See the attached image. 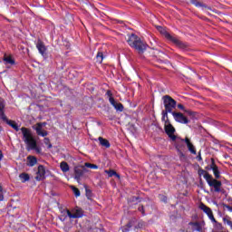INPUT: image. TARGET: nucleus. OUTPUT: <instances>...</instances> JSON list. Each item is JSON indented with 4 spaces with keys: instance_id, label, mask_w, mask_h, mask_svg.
<instances>
[{
    "instance_id": "25",
    "label": "nucleus",
    "mask_w": 232,
    "mask_h": 232,
    "mask_svg": "<svg viewBox=\"0 0 232 232\" xmlns=\"http://www.w3.org/2000/svg\"><path fill=\"white\" fill-rule=\"evenodd\" d=\"M0 117L2 121H6V115L5 114V102H0Z\"/></svg>"
},
{
    "instance_id": "2",
    "label": "nucleus",
    "mask_w": 232,
    "mask_h": 232,
    "mask_svg": "<svg viewBox=\"0 0 232 232\" xmlns=\"http://www.w3.org/2000/svg\"><path fill=\"white\" fill-rule=\"evenodd\" d=\"M20 130L22 131L23 140L28 146L29 150H34L37 153H41V149L37 147V140L34 138L32 130L26 127H22Z\"/></svg>"
},
{
    "instance_id": "31",
    "label": "nucleus",
    "mask_w": 232,
    "mask_h": 232,
    "mask_svg": "<svg viewBox=\"0 0 232 232\" xmlns=\"http://www.w3.org/2000/svg\"><path fill=\"white\" fill-rule=\"evenodd\" d=\"M83 167L85 169L89 168L90 169H99V166H97L96 164H92L90 162H85Z\"/></svg>"
},
{
    "instance_id": "33",
    "label": "nucleus",
    "mask_w": 232,
    "mask_h": 232,
    "mask_svg": "<svg viewBox=\"0 0 232 232\" xmlns=\"http://www.w3.org/2000/svg\"><path fill=\"white\" fill-rule=\"evenodd\" d=\"M71 189L72 190V193H74V196L77 197H81V190H79L76 187L72 186Z\"/></svg>"
},
{
    "instance_id": "29",
    "label": "nucleus",
    "mask_w": 232,
    "mask_h": 232,
    "mask_svg": "<svg viewBox=\"0 0 232 232\" xmlns=\"http://www.w3.org/2000/svg\"><path fill=\"white\" fill-rule=\"evenodd\" d=\"M104 60V54L102 52H98L96 55V63L99 64H102V61Z\"/></svg>"
},
{
    "instance_id": "12",
    "label": "nucleus",
    "mask_w": 232,
    "mask_h": 232,
    "mask_svg": "<svg viewBox=\"0 0 232 232\" xmlns=\"http://www.w3.org/2000/svg\"><path fill=\"white\" fill-rule=\"evenodd\" d=\"M46 179V169L43 165L38 166L35 179L38 181L44 180Z\"/></svg>"
},
{
    "instance_id": "40",
    "label": "nucleus",
    "mask_w": 232,
    "mask_h": 232,
    "mask_svg": "<svg viewBox=\"0 0 232 232\" xmlns=\"http://www.w3.org/2000/svg\"><path fill=\"white\" fill-rule=\"evenodd\" d=\"M209 175L208 173V171H206L205 169H200L199 170H198V176L199 177H202V175L204 176V175Z\"/></svg>"
},
{
    "instance_id": "24",
    "label": "nucleus",
    "mask_w": 232,
    "mask_h": 232,
    "mask_svg": "<svg viewBox=\"0 0 232 232\" xmlns=\"http://www.w3.org/2000/svg\"><path fill=\"white\" fill-rule=\"evenodd\" d=\"M60 168H61L63 173H68V171H70V165H68V163L66 161H62L60 163Z\"/></svg>"
},
{
    "instance_id": "4",
    "label": "nucleus",
    "mask_w": 232,
    "mask_h": 232,
    "mask_svg": "<svg viewBox=\"0 0 232 232\" xmlns=\"http://www.w3.org/2000/svg\"><path fill=\"white\" fill-rule=\"evenodd\" d=\"M204 179L208 182L209 188H214V191L216 193H220L222 188V181L213 179L211 174L204 175Z\"/></svg>"
},
{
    "instance_id": "18",
    "label": "nucleus",
    "mask_w": 232,
    "mask_h": 232,
    "mask_svg": "<svg viewBox=\"0 0 232 232\" xmlns=\"http://www.w3.org/2000/svg\"><path fill=\"white\" fill-rule=\"evenodd\" d=\"M188 226H192V230L193 231H198V232H201L202 231V225H200L199 222L196 221V222H189Z\"/></svg>"
},
{
    "instance_id": "45",
    "label": "nucleus",
    "mask_w": 232,
    "mask_h": 232,
    "mask_svg": "<svg viewBox=\"0 0 232 232\" xmlns=\"http://www.w3.org/2000/svg\"><path fill=\"white\" fill-rule=\"evenodd\" d=\"M224 208H226L230 213H232V207L229 205H224Z\"/></svg>"
},
{
    "instance_id": "16",
    "label": "nucleus",
    "mask_w": 232,
    "mask_h": 232,
    "mask_svg": "<svg viewBox=\"0 0 232 232\" xmlns=\"http://www.w3.org/2000/svg\"><path fill=\"white\" fill-rule=\"evenodd\" d=\"M3 61L5 64H10V66H14L15 64V60L12 55H7V54L4 55Z\"/></svg>"
},
{
    "instance_id": "47",
    "label": "nucleus",
    "mask_w": 232,
    "mask_h": 232,
    "mask_svg": "<svg viewBox=\"0 0 232 232\" xmlns=\"http://www.w3.org/2000/svg\"><path fill=\"white\" fill-rule=\"evenodd\" d=\"M198 160H202V156L199 154L198 157H197Z\"/></svg>"
},
{
    "instance_id": "27",
    "label": "nucleus",
    "mask_w": 232,
    "mask_h": 232,
    "mask_svg": "<svg viewBox=\"0 0 232 232\" xmlns=\"http://www.w3.org/2000/svg\"><path fill=\"white\" fill-rule=\"evenodd\" d=\"M85 189V196L88 198V200H92V198L93 197V193L92 192V189L88 188V185H84Z\"/></svg>"
},
{
    "instance_id": "44",
    "label": "nucleus",
    "mask_w": 232,
    "mask_h": 232,
    "mask_svg": "<svg viewBox=\"0 0 232 232\" xmlns=\"http://www.w3.org/2000/svg\"><path fill=\"white\" fill-rule=\"evenodd\" d=\"M106 95L109 97V99H113V93H111V91L108 90L106 92Z\"/></svg>"
},
{
    "instance_id": "7",
    "label": "nucleus",
    "mask_w": 232,
    "mask_h": 232,
    "mask_svg": "<svg viewBox=\"0 0 232 232\" xmlns=\"http://www.w3.org/2000/svg\"><path fill=\"white\" fill-rule=\"evenodd\" d=\"M164 130H165V133H167L168 137L169 138L170 140H177V136L175 135V127H173V125L171 124V122L169 123H164Z\"/></svg>"
},
{
    "instance_id": "32",
    "label": "nucleus",
    "mask_w": 232,
    "mask_h": 232,
    "mask_svg": "<svg viewBox=\"0 0 232 232\" xmlns=\"http://www.w3.org/2000/svg\"><path fill=\"white\" fill-rule=\"evenodd\" d=\"M212 171L214 173L215 179H220V170L218 169V167L212 169Z\"/></svg>"
},
{
    "instance_id": "41",
    "label": "nucleus",
    "mask_w": 232,
    "mask_h": 232,
    "mask_svg": "<svg viewBox=\"0 0 232 232\" xmlns=\"http://www.w3.org/2000/svg\"><path fill=\"white\" fill-rule=\"evenodd\" d=\"M143 227H144V223L139 222L137 226L134 227V229H142Z\"/></svg>"
},
{
    "instance_id": "19",
    "label": "nucleus",
    "mask_w": 232,
    "mask_h": 232,
    "mask_svg": "<svg viewBox=\"0 0 232 232\" xmlns=\"http://www.w3.org/2000/svg\"><path fill=\"white\" fill-rule=\"evenodd\" d=\"M35 164H37V158H35L34 156H28L27 166H29L30 168H34Z\"/></svg>"
},
{
    "instance_id": "28",
    "label": "nucleus",
    "mask_w": 232,
    "mask_h": 232,
    "mask_svg": "<svg viewBox=\"0 0 232 232\" xmlns=\"http://www.w3.org/2000/svg\"><path fill=\"white\" fill-rule=\"evenodd\" d=\"M105 173L108 174L109 177H116V179H121V175L114 169L105 170Z\"/></svg>"
},
{
    "instance_id": "10",
    "label": "nucleus",
    "mask_w": 232,
    "mask_h": 232,
    "mask_svg": "<svg viewBox=\"0 0 232 232\" xmlns=\"http://www.w3.org/2000/svg\"><path fill=\"white\" fill-rule=\"evenodd\" d=\"M36 48L44 59H48V48L44 45V42L39 40L36 44Z\"/></svg>"
},
{
    "instance_id": "23",
    "label": "nucleus",
    "mask_w": 232,
    "mask_h": 232,
    "mask_svg": "<svg viewBox=\"0 0 232 232\" xmlns=\"http://www.w3.org/2000/svg\"><path fill=\"white\" fill-rule=\"evenodd\" d=\"M168 113H169V111H162V112H161V115H162V117H161V121H162V122H164V124H168V123H169V118L168 117Z\"/></svg>"
},
{
    "instance_id": "36",
    "label": "nucleus",
    "mask_w": 232,
    "mask_h": 232,
    "mask_svg": "<svg viewBox=\"0 0 232 232\" xmlns=\"http://www.w3.org/2000/svg\"><path fill=\"white\" fill-rule=\"evenodd\" d=\"M218 166H217V163H215V159H211V163L209 165L208 169H215V168H218Z\"/></svg>"
},
{
    "instance_id": "6",
    "label": "nucleus",
    "mask_w": 232,
    "mask_h": 232,
    "mask_svg": "<svg viewBox=\"0 0 232 232\" xmlns=\"http://www.w3.org/2000/svg\"><path fill=\"white\" fill-rule=\"evenodd\" d=\"M164 36L166 37V39H168V41H170L171 43L176 44V46H178V48H180L181 50H186V48H188V44H184V42L179 40V38L169 34V33L165 32Z\"/></svg>"
},
{
    "instance_id": "30",
    "label": "nucleus",
    "mask_w": 232,
    "mask_h": 232,
    "mask_svg": "<svg viewBox=\"0 0 232 232\" xmlns=\"http://www.w3.org/2000/svg\"><path fill=\"white\" fill-rule=\"evenodd\" d=\"M133 227V221H130L122 227V232H130V230Z\"/></svg>"
},
{
    "instance_id": "1",
    "label": "nucleus",
    "mask_w": 232,
    "mask_h": 232,
    "mask_svg": "<svg viewBox=\"0 0 232 232\" xmlns=\"http://www.w3.org/2000/svg\"><path fill=\"white\" fill-rule=\"evenodd\" d=\"M127 43L130 48H134V50H137L138 53H144L146 50H148V44L146 42H143L140 37H139L135 34H131L129 35V38L127 39Z\"/></svg>"
},
{
    "instance_id": "49",
    "label": "nucleus",
    "mask_w": 232,
    "mask_h": 232,
    "mask_svg": "<svg viewBox=\"0 0 232 232\" xmlns=\"http://www.w3.org/2000/svg\"><path fill=\"white\" fill-rule=\"evenodd\" d=\"M218 227H221V229H222V223H218Z\"/></svg>"
},
{
    "instance_id": "38",
    "label": "nucleus",
    "mask_w": 232,
    "mask_h": 232,
    "mask_svg": "<svg viewBox=\"0 0 232 232\" xmlns=\"http://www.w3.org/2000/svg\"><path fill=\"white\" fill-rule=\"evenodd\" d=\"M208 218L211 220V222H214L217 224V219H215V216H213V212L208 215Z\"/></svg>"
},
{
    "instance_id": "48",
    "label": "nucleus",
    "mask_w": 232,
    "mask_h": 232,
    "mask_svg": "<svg viewBox=\"0 0 232 232\" xmlns=\"http://www.w3.org/2000/svg\"><path fill=\"white\" fill-rule=\"evenodd\" d=\"M60 220H61L62 222H64V221L66 220V218H61Z\"/></svg>"
},
{
    "instance_id": "14",
    "label": "nucleus",
    "mask_w": 232,
    "mask_h": 232,
    "mask_svg": "<svg viewBox=\"0 0 232 232\" xmlns=\"http://www.w3.org/2000/svg\"><path fill=\"white\" fill-rule=\"evenodd\" d=\"M36 131V134L40 137H46L48 136V131L43 130V123L39 122L37 123L36 127L34 128Z\"/></svg>"
},
{
    "instance_id": "34",
    "label": "nucleus",
    "mask_w": 232,
    "mask_h": 232,
    "mask_svg": "<svg viewBox=\"0 0 232 232\" xmlns=\"http://www.w3.org/2000/svg\"><path fill=\"white\" fill-rule=\"evenodd\" d=\"M44 143L45 144V146H47L48 150H52L53 146H52V143L50 142V138H44Z\"/></svg>"
},
{
    "instance_id": "5",
    "label": "nucleus",
    "mask_w": 232,
    "mask_h": 232,
    "mask_svg": "<svg viewBox=\"0 0 232 232\" xmlns=\"http://www.w3.org/2000/svg\"><path fill=\"white\" fill-rule=\"evenodd\" d=\"M163 104L165 111L173 115V110L174 108H177V101L173 100V98H171L169 95H165L163 96Z\"/></svg>"
},
{
    "instance_id": "17",
    "label": "nucleus",
    "mask_w": 232,
    "mask_h": 232,
    "mask_svg": "<svg viewBox=\"0 0 232 232\" xmlns=\"http://www.w3.org/2000/svg\"><path fill=\"white\" fill-rule=\"evenodd\" d=\"M4 122H6V124H8L9 126H11V128H13V130H15V131H19V126L17 125V123L12 120H8L7 117H5V120H3Z\"/></svg>"
},
{
    "instance_id": "21",
    "label": "nucleus",
    "mask_w": 232,
    "mask_h": 232,
    "mask_svg": "<svg viewBox=\"0 0 232 232\" xmlns=\"http://www.w3.org/2000/svg\"><path fill=\"white\" fill-rule=\"evenodd\" d=\"M98 140L101 144V146H102L103 148H110L111 146V144H110V141L102 137H99Z\"/></svg>"
},
{
    "instance_id": "26",
    "label": "nucleus",
    "mask_w": 232,
    "mask_h": 232,
    "mask_svg": "<svg viewBox=\"0 0 232 232\" xmlns=\"http://www.w3.org/2000/svg\"><path fill=\"white\" fill-rule=\"evenodd\" d=\"M19 179L23 183L28 182V180H30V175L28 173L23 172L19 175Z\"/></svg>"
},
{
    "instance_id": "20",
    "label": "nucleus",
    "mask_w": 232,
    "mask_h": 232,
    "mask_svg": "<svg viewBox=\"0 0 232 232\" xmlns=\"http://www.w3.org/2000/svg\"><path fill=\"white\" fill-rule=\"evenodd\" d=\"M199 209H201V211L206 213V215H208H208L213 213L211 208H209V207L206 206V204H204V203L199 204Z\"/></svg>"
},
{
    "instance_id": "37",
    "label": "nucleus",
    "mask_w": 232,
    "mask_h": 232,
    "mask_svg": "<svg viewBox=\"0 0 232 232\" xmlns=\"http://www.w3.org/2000/svg\"><path fill=\"white\" fill-rule=\"evenodd\" d=\"M138 200H140V197L132 196V197L129 199V202H137Z\"/></svg>"
},
{
    "instance_id": "22",
    "label": "nucleus",
    "mask_w": 232,
    "mask_h": 232,
    "mask_svg": "<svg viewBox=\"0 0 232 232\" xmlns=\"http://www.w3.org/2000/svg\"><path fill=\"white\" fill-rule=\"evenodd\" d=\"M185 113L190 117L192 121H197L198 113L197 111H193L191 110L185 111Z\"/></svg>"
},
{
    "instance_id": "35",
    "label": "nucleus",
    "mask_w": 232,
    "mask_h": 232,
    "mask_svg": "<svg viewBox=\"0 0 232 232\" xmlns=\"http://www.w3.org/2000/svg\"><path fill=\"white\" fill-rule=\"evenodd\" d=\"M138 211L141 213L142 217H146V210H144V205H140L138 208Z\"/></svg>"
},
{
    "instance_id": "50",
    "label": "nucleus",
    "mask_w": 232,
    "mask_h": 232,
    "mask_svg": "<svg viewBox=\"0 0 232 232\" xmlns=\"http://www.w3.org/2000/svg\"><path fill=\"white\" fill-rule=\"evenodd\" d=\"M182 156H184V154L182 152H180Z\"/></svg>"
},
{
    "instance_id": "3",
    "label": "nucleus",
    "mask_w": 232,
    "mask_h": 232,
    "mask_svg": "<svg viewBox=\"0 0 232 232\" xmlns=\"http://www.w3.org/2000/svg\"><path fill=\"white\" fill-rule=\"evenodd\" d=\"M184 142L187 145L188 151H190V153H192V155H196L197 149H195V145H193V143H191V140H189V138H188V137H186L185 139H180V138L178 139L177 145H176L178 151H180V148H182V144H184Z\"/></svg>"
},
{
    "instance_id": "9",
    "label": "nucleus",
    "mask_w": 232,
    "mask_h": 232,
    "mask_svg": "<svg viewBox=\"0 0 232 232\" xmlns=\"http://www.w3.org/2000/svg\"><path fill=\"white\" fill-rule=\"evenodd\" d=\"M172 117L176 121V122H179V124H189L190 121L186 117L182 112H172Z\"/></svg>"
},
{
    "instance_id": "39",
    "label": "nucleus",
    "mask_w": 232,
    "mask_h": 232,
    "mask_svg": "<svg viewBox=\"0 0 232 232\" xmlns=\"http://www.w3.org/2000/svg\"><path fill=\"white\" fill-rule=\"evenodd\" d=\"M208 218L211 220V222H214L217 224V219H215V216H213V212L208 215Z\"/></svg>"
},
{
    "instance_id": "43",
    "label": "nucleus",
    "mask_w": 232,
    "mask_h": 232,
    "mask_svg": "<svg viewBox=\"0 0 232 232\" xmlns=\"http://www.w3.org/2000/svg\"><path fill=\"white\" fill-rule=\"evenodd\" d=\"M5 200V196L3 195V187L0 186V202Z\"/></svg>"
},
{
    "instance_id": "11",
    "label": "nucleus",
    "mask_w": 232,
    "mask_h": 232,
    "mask_svg": "<svg viewBox=\"0 0 232 232\" xmlns=\"http://www.w3.org/2000/svg\"><path fill=\"white\" fill-rule=\"evenodd\" d=\"M66 213L69 218H82L84 217V210L81 208H77L73 214L69 209H66Z\"/></svg>"
},
{
    "instance_id": "15",
    "label": "nucleus",
    "mask_w": 232,
    "mask_h": 232,
    "mask_svg": "<svg viewBox=\"0 0 232 232\" xmlns=\"http://www.w3.org/2000/svg\"><path fill=\"white\" fill-rule=\"evenodd\" d=\"M190 4L194 5L197 8H207V10H213L211 7L208 6L206 4L202 2H198V0H190Z\"/></svg>"
},
{
    "instance_id": "42",
    "label": "nucleus",
    "mask_w": 232,
    "mask_h": 232,
    "mask_svg": "<svg viewBox=\"0 0 232 232\" xmlns=\"http://www.w3.org/2000/svg\"><path fill=\"white\" fill-rule=\"evenodd\" d=\"M178 108H179V110H181V111H184L185 113H186V111H188V110L186 109V107H184V106L182 105V103H179V104H178Z\"/></svg>"
},
{
    "instance_id": "13",
    "label": "nucleus",
    "mask_w": 232,
    "mask_h": 232,
    "mask_svg": "<svg viewBox=\"0 0 232 232\" xmlns=\"http://www.w3.org/2000/svg\"><path fill=\"white\" fill-rule=\"evenodd\" d=\"M109 102L111 104V106H113L116 111H124V105H122L121 102H117L115 98H109Z\"/></svg>"
},
{
    "instance_id": "8",
    "label": "nucleus",
    "mask_w": 232,
    "mask_h": 232,
    "mask_svg": "<svg viewBox=\"0 0 232 232\" xmlns=\"http://www.w3.org/2000/svg\"><path fill=\"white\" fill-rule=\"evenodd\" d=\"M88 169L84 166H79L74 168V180L81 184V179L84 177V173H86Z\"/></svg>"
},
{
    "instance_id": "46",
    "label": "nucleus",
    "mask_w": 232,
    "mask_h": 232,
    "mask_svg": "<svg viewBox=\"0 0 232 232\" xmlns=\"http://www.w3.org/2000/svg\"><path fill=\"white\" fill-rule=\"evenodd\" d=\"M3 160V151L0 150V161ZM0 168H1V165H0Z\"/></svg>"
}]
</instances>
